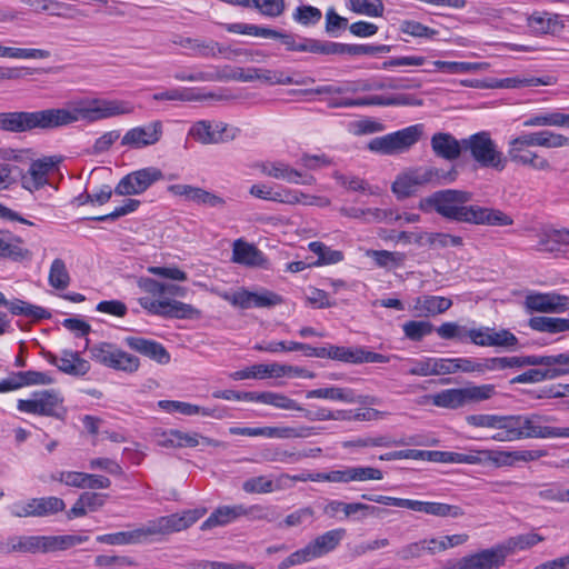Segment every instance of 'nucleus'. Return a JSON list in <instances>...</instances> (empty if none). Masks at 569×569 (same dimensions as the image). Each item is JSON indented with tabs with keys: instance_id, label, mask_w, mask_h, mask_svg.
Here are the masks:
<instances>
[{
	"instance_id": "obj_1",
	"label": "nucleus",
	"mask_w": 569,
	"mask_h": 569,
	"mask_svg": "<svg viewBox=\"0 0 569 569\" xmlns=\"http://www.w3.org/2000/svg\"><path fill=\"white\" fill-rule=\"evenodd\" d=\"M132 102L120 99H93L70 108H51L39 111L0 112V130L27 132L34 129L50 130L78 121L96 122L113 117L131 114Z\"/></svg>"
},
{
	"instance_id": "obj_2",
	"label": "nucleus",
	"mask_w": 569,
	"mask_h": 569,
	"mask_svg": "<svg viewBox=\"0 0 569 569\" xmlns=\"http://www.w3.org/2000/svg\"><path fill=\"white\" fill-rule=\"evenodd\" d=\"M471 194L460 190H441L435 192L426 201L445 218L488 226H510L512 219L500 210L478 206H465Z\"/></svg>"
},
{
	"instance_id": "obj_3",
	"label": "nucleus",
	"mask_w": 569,
	"mask_h": 569,
	"mask_svg": "<svg viewBox=\"0 0 569 569\" xmlns=\"http://www.w3.org/2000/svg\"><path fill=\"white\" fill-rule=\"evenodd\" d=\"M207 513L206 508H194L181 512L162 516L149 520L141 527L131 531L106 533L97 537V541L110 546L138 545L147 541L150 537L162 536L182 531Z\"/></svg>"
},
{
	"instance_id": "obj_4",
	"label": "nucleus",
	"mask_w": 569,
	"mask_h": 569,
	"mask_svg": "<svg viewBox=\"0 0 569 569\" xmlns=\"http://www.w3.org/2000/svg\"><path fill=\"white\" fill-rule=\"evenodd\" d=\"M532 147L557 149L569 147V138L550 130L521 132L508 141L507 160L535 170H549L550 162L532 150Z\"/></svg>"
},
{
	"instance_id": "obj_5",
	"label": "nucleus",
	"mask_w": 569,
	"mask_h": 569,
	"mask_svg": "<svg viewBox=\"0 0 569 569\" xmlns=\"http://www.w3.org/2000/svg\"><path fill=\"white\" fill-rule=\"evenodd\" d=\"M221 26L230 33L279 39L289 51L310 52L326 56L327 40L302 38L267 27L242 22L221 23Z\"/></svg>"
},
{
	"instance_id": "obj_6",
	"label": "nucleus",
	"mask_w": 569,
	"mask_h": 569,
	"mask_svg": "<svg viewBox=\"0 0 569 569\" xmlns=\"http://www.w3.org/2000/svg\"><path fill=\"white\" fill-rule=\"evenodd\" d=\"M462 146L482 168L502 171L507 167V158L498 149L488 131H480L462 139Z\"/></svg>"
},
{
	"instance_id": "obj_7",
	"label": "nucleus",
	"mask_w": 569,
	"mask_h": 569,
	"mask_svg": "<svg viewBox=\"0 0 569 569\" xmlns=\"http://www.w3.org/2000/svg\"><path fill=\"white\" fill-rule=\"evenodd\" d=\"M63 398L54 389L34 391L29 399H19L17 409L24 413L61 418Z\"/></svg>"
},
{
	"instance_id": "obj_8",
	"label": "nucleus",
	"mask_w": 569,
	"mask_h": 569,
	"mask_svg": "<svg viewBox=\"0 0 569 569\" xmlns=\"http://www.w3.org/2000/svg\"><path fill=\"white\" fill-rule=\"evenodd\" d=\"M90 353L94 361L114 370L128 373L136 372L140 366V361L136 356H132L108 342L94 345L90 349Z\"/></svg>"
},
{
	"instance_id": "obj_9",
	"label": "nucleus",
	"mask_w": 569,
	"mask_h": 569,
	"mask_svg": "<svg viewBox=\"0 0 569 569\" xmlns=\"http://www.w3.org/2000/svg\"><path fill=\"white\" fill-rule=\"evenodd\" d=\"M538 359H543V363H536L535 366L540 368L529 369L513 377L510 383H538L567 376L562 352L548 356L538 355Z\"/></svg>"
},
{
	"instance_id": "obj_10",
	"label": "nucleus",
	"mask_w": 569,
	"mask_h": 569,
	"mask_svg": "<svg viewBox=\"0 0 569 569\" xmlns=\"http://www.w3.org/2000/svg\"><path fill=\"white\" fill-rule=\"evenodd\" d=\"M163 178L159 168L146 167L122 177L114 188V193L118 196H138Z\"/></svg>"
},
{
	"instance_id": "obj_11",
	"label": "nucleus",
	"mask_w": 569,
	"mask_h": 569,
	"mask_svg": "<svg viewBox=\"0 0 569 569\" xmlns=\"http://www.w3.org/2000/svg\"><path fill=\"white\" fill-rule=\"evenodd\" d=\"M138 301L146 311L153 316L173 319H197L200 317V311L197 308L178 300H153L148 297H141Z\"/></svg>"
},
{
	"instance_id": "obj_12",
	"label": "nucleus",
	"mask_w": 569,
	"mask_h": 569,
	"mask_svg": "<svg viewBox=\"0 0 569 569\" xmlns=\"http://www.w3.org/2000/svg\"><path fill=\"white\" fill-rule=\"evenodd\" d=\"M163 137V122L153 120L130 128L121 137L120 146L130 150H141L156 146Z\"/></svg>"
},
{
	"instance_id": "obj_13",
	"label": "nucleus",
	"mask_w": 569,
	"mask_h": 569,
	"mask_svg": "<svg viewBox=\"0 0 569 569\" xmlns=\"http://www.w3.org/2000/svg\"><path fill=\"white\" fill-rule=\"evenodd\" d=\"M422 101L413 94L395 93L388 96H370L362 98L332 99L330 108H353L368 106H421Z\"/></svg>"
},
{
	"instance_id": "obj_14",
	"label": "nucleus",
	"mask_w": 569,
	"mask_h": 569,
	"mask_svg": "<svg viewBox=\"0 0 569 569\" xmlns=\"http://www.w3.org/2000/svg\"><path fill=\"white\" fill-rule=\"evenodd\" d=\"M221 298L240 309L270 308L282 303L281 296L267 289L252 292L242 288L234 292H224Z\"/></svg>"
},
{
	"instance_id": "obj_15",
	"label": "nucleus",
	"mask_w": 569,
	"mask_h": 569,
	"mask_svg": "<svg viewBox=\"0 0 569 569\" xmlns=\"http://www.w3.org/2000/svg\"><path fill=\"white\" fill-rule=\"evenodd\" d=\"M231 435L246 437H264L277 439L308 438L315 433V428L309 426L296 427H231Z\"/></svg>"
},
{
	"instance_id": "obj_16",
	"label": "nucleus",
	"mask_w": 569,
	"mask_h": 569,
	"mask_svg": "<svg viewBox=\"0 0 569 569\" xmlns=\"http://www.w3.org/2000/svg\"><path fill=\"white\" fill-rule=\"evenodd\" d=\"M239 130L223 122L212 123L207 120L196 122L189 130V136L202 144H217L233 140Z\"/></svg>"
},
{
	"instance_id": "obj_17",
	"label": "nucleus",
	"mask_w": 569,
	"mask_h": 569,
	"mask_svg": "<svg viewBox=\"0 0 569 569\" xmlns=\"http://www.w3.org/2000/svg\"><path fill=\"white\" fill-rule=\"evenodd\" d=\"M549 416L540 415H521V427L523 431V439H552V438H569V426L567 427H551L546 423L551 421Z\"/></svg>"
},
{
	"instance_id": "obj_18",
	"label": "nucleus",
	"mask_w": 569,
	"mask_h": 569,
	"mask_svg": "<svg viewBox=\"0 0 569 569\" xmlns=\"http://www.w3.org/2000/svg\"><path fill=\"white\" fill-rule=\"evenodd\" d=\"M58 162L59 160L54 157L31 160L28 171L23 173L21 170L19 178L22 187L30 192L43 188L49 182V173L53 171Z\"/></svg>"
},
{
	"instance_id": "obj_19",
	"label": "nucleus",
	"mask_w": 569,
	"mask_h": 569,
	"mask_svg": "<svg viewBox=\"0 0 569 569\" xmlns=\"http://www.w3.org/2000/svg\"><path fill=\"white\" fill-rule=\"evenodd\" d=\"M502 566L503 555L495 546L449 562L445 569H499Z\"/></svg>"
},
{
	"instance_id": "obj_20",
	"label": "nucleus",
	"mask_w": 569,
	"mask_h": 569,
	"mask_svg": "<svg viewBox=\"0 0 569 569\" xmlns=\"http://www.w3.org/2000/svg\"><path fill=\"white\" fill-rule=\"evenodd\" d=\"M259 168L264 176L284 180L288 183L311 186L316 181L313 176L303 173L280 160L262 162Z\"/></svg>"
},
{
	"instance_id": "obj_21",
	"label": "nucleus",
	"mask_w": 569,
	"mask_h": 569,
	"mask_svg": "<svg viewBox=\"0 0 569 569\" xmlns=\"http://www.w3.org/2000/svg\"><path fill=\"white\" fill-rule=\"evenodd\" d=\"M346 535V529L336 528L317 536L308 545L301 548L308 562L333 551L340 545Z\"/></svg>"
},
{
	"instance_id": "obj_22",
	"label": "nucleus",
	"mask_w": 569,
	"mask_h": 569,
	"mask_svg": "<svg viewBox=\"0 0 569 569\" xmlns=\"http://www.w3.org/2000/svg\"><path fill=\"white\" fill-rule=\"evenodd\" d=\"M167 190L172 196L180 197L184 201L193 202L198 206L219 208L226 204L224 199L220 196L191 184H170Z\"/></svg>"
},
{
	"instance_id": "obj_23",
	"label": "nucleus",
	"mask_w": 569,
	"mask_h": 569,
	"mask_svg": "<svg viewBox=\"0 0 569 569\" xmlns=\"http://www.w3.org/2000/svg\"><path fill=\"white\" fill-rule=\"evenodd\" d=\"M173 42L181 48L189 50L188 54L191 57L213 58L217 54H226L228 51L236 56L242 53V49L230 50L213 40L178 37Z\"/></svg>"
},
{
	"instance_id": "obj_24",
	"label": "nucleus",
	"mask_w": 569,
	"mask_h": 569,
	"mask_svg": "<svg viewBox=\"0 0 569 569\" xmlns=\"http://www.w3.org/2000/svg\"><path fill=\"white\" fill-rule=\"evenodd\" d=\"M526 308L536 312H563L569 310V296L557 292L528 295Z\"/></svg>"
},
{
	"instance_id": "obj_25",
	"label": "nucleus",
	"mask_w": 569,
	"mask_h": 569,
	"mask_svg": "<svg viewBox=\"0 0 569 569\" xmlns=\"http://www.w3.org/2000/svg\"><path fill=\"white\" fill-rule=\"evenodd\" d=\"M54 383L49 372L28 370L19 371L8 379L0 381V393L10 392L26 386H48Z\"/></svg>"
},
{
	"instance_id": "obj_26",
	"label": "nucleus",
	"mask_w": 569,
	"mask_h": 569,
	"mask_svg": "<svg viewBox=\"0 0 569 569\" xmlns=\"http://www.w3.org/2000/svg\"><path fill=\"white\" fill-rule=\"evenodd\" d=\"M0 550L7 553L22 552L37 553L49 552L48 536H21L11 537L0 546Z\"/></svg>"
},
{
	"instance_id": "obj_27",
	"label": "nucleus",
	"mask_w": 569,
	"mask_h": 569,
	"mask_svg": "<svg viewBox=\"0 0 569 569\" xmlns=\"http://www.w3.org/2000/svg\"><path fill=\"white\" fill-rule=\"evenodd\" d=\"M431 149L433 153L443 160L455 161L460 156L465 147L462 140H457L451 133L437 132L431 137Z\"/></svg>"
},
{
	"instance_id": "obj_28",
	"label": "nucleus",
	"mask_w": 569,
	"mask_h": 569,
	"mask_svg": "<svg viewBox=\"0 0 569 569\" xmlns=\"http://www.w3.org/2000/svg\"><path fill=\"white\" fill-rule=\"evenodd\" d=\"M124 342L130 349L158 363L166 365L170 361L169 352L160 342L141 337H127L124 338Z\"/></svg>"
},
{
	"instance_id": "obj_29",
	"label": "nucleus",
	"mask_w": 569,
	"mask_h": 569,
	"mask_svg": "<svg viewBox=\"0 0 569 569\" xmlns=\"http://www.w3.org/2000/svg\"><path fill=\"white\" fill-rule=\"evenodd\" d=\"M527 26L535 34H555L565 28L559 14L547 11H535L528 16Z\"/></svg>"
},
{
	"instance_id": "obj_30",
	"label": "nucleus",
	"mask_w": 569,
	"mask_h": 569,
	"mask_svg": "<svg viewBox=\"0 0 569 569\" xmlns=\"http://www.w3.org/2000/svg\"><path fill=\"white\" fill-rule=\"evenodd\" d=\"M389 51L386 44H349L327 40L326 56H376Z\"/></svg>"
},
{
	"instance_id": "obj_31",
	"label": "nucleus",
	"mask_w": 569,
	"mask_h": 569,
	"mask_svg": "<svg viewBox=\"0 0 569 569\" xmlns=\"http://www.w3.org/2000/svg\"><path fill=\"white\" fill-rule=\"evenodd\" d=\"M547 456V451L543 449H530V450H497L491 451L490 460L497 466H513L517 462H530L536 461Z\"/></svg>"
},
{
	"instance_id": "obj_32",
	"label": "nucleus",
	"mask_w": 569,
	"mask_h": 569,
	"mask_svg": "<svg viewBox=\"0 0 569 569\" xmlns=\"http://www.w3.org/2000/svg\"><path fill=\"white\" fill-rule=\"evenodd\" d=\"M452 306L449 298L423 295L413 300L412 311L420 317H433L446 312Z\"/></svg>"
},
{
	"instance_id": "obj_33",
	"label": "nucleus",
	"mask_w": 569,
	"mask_h": 569,
	"mask_svg": "<svg viewBox=\"0 0 569 569\" xmlns=\"http://www.w3.org/2000/svg\"><path fill=\"white\" fill-rule=\"evenodd\" d=\"M30 251L23 246V240L9 230L0 229V258L22 261L29 258Z\"/></svg>"
},
{
	"instance_id": "obj_34",
	"label": "nucleus",
	"mask_w": 569,
	"mask_h": 569,
	"mask_svg": "<svg viewBox=\"0 0 569 569\" xmlns=\"http://www.w3.org/2000/svg\"><path fill=\"white\" fill-rule=\"evenodd\" d=\"M232 261L246 267H261L266 259L254 244L237 239L232 244Z\"/></svg>"
},
{
	"instance_id": "obj_35",
	"label": "nucleus",
	"mask_w": 569,
	"mask_h": 569,
	"mask_svg": "<svg viewBox=\"0 0 569 569\" xmlns=\"http://www.w3.org/2000/svg\"><path fill=\"white\" fill-rule=\"evenodd\" d=\"M307 399H326L343 403H361L360 396L347 387L330 386L307 391Z\"/></svg>"
},
{
	"instance_id": "obj_36",
	"label": "nucleus",
	"mask_w": 569,
	"mask_h": 569,
	"mask_svg": "<svg viewBox=\"0 0 569 569\" xmlns=\"http://www.w3.org/2000/svg\"><path fill=\"white\" fill-rule=\"evenodd\" d=\"M290 479H270L267 476L252 477L243 481L242 490L247 493H271L290 488Z\"/></svg>"
},
{
	"instance_id": "obj_37",
	"label": "nucleus",
	"mask_w": 569,
	"mask_h": 569,
	"mask_svg": "<svg viewBox=\"0 0 569 569\" xmlns=\"http://www.w3.org/2000/svg\"><path fill=\"white\" fill-rule=\"evenodd\" d=\"M413 511L422 512L438 518L455 519L465 516V510L460 506L438 501L415 500Z\"/></svg>"
},
{
	"instance_id": "obj_38",
	"label": "nucleus",
	"mask_w": 569,
	"mask_h": 569,
	"mask_svg": "<svg viewBox=\"0 0 569 569\" xmlns=\"http://www.w3.org/2000/svg\"><path fill=\"white\" fill-rule=\"evenodd\" d=\"M543 541V537L535 532H528L509 538L506 542L497 545L499 553L503 555V565L509 555L516 551L527 550L537 543Z\"/></svg>"
},
{
	"instance_id": "obj_39",
	"label": "nucleus",
	"mask_w": 569,
	"mask_h": 569,
	"mask_svg": "<svg viewBox=\"0 0 569 569\" xmlns=\"http://www.w3.org/2000/svg\"><path fill=\"white\" fill-rule=\"evenodd\" d=\"M241 518V505L220 506L201 523V530L229 525Z\"/></svg>"
},
{
	"instance_id": "obj_40",
	"label": "nucleus",
	"mask_w": 569,
	"mask_h": 569,
	"mask_svg": "<svg viewBox=\"0 0 569 569\" xmlns=\"http://www.w3.org/2000/svg\"><path fill=\"white\" fill-rule=\"evenodd\" d=\"M426 399L430 400L433 406L446 409H458L467 405L463 388L441 390L426 396Z\"/></svg>"
},
{
	"instance_id": "obj_41",
	"label": "nucleus",
	"mask_w": 569,
	"mask_h": 569,
	"mask_svg": "<svg viewBox=\"0 0 569 569\" xmlns=\"http://www.w3.org/2000/svg\"><path fill=\"white\" fill-rule=\"evenodd\" d=\"M556 83V78L552 76L545 77H523L515 76L507 77L496 81L493 87L505 89H516L526 87H538V86H552Z\"/></svg>"
},
{
	"instance_id": "obj_42",
	"label": "nucleus",
	"mask_w": 569,
	"mask_h": 569,
	"mask_svg": "<svg viewBox=\"0 0 569 569\" xmlns=\"http://www.w3.org/2000/svg\"><path fill=\"white\" fill-rule=\"evenodd\" d=\"M58 369L71 376H84L90 370V365L79 352L63 350L59 357Z\"/></svg>"
},
{
	"instance_id": "obj_43",
	"label": "nucleus",
	"mask_w": 569,
	"mask_h": 569,
	"mask_svg": "<svg viewBox=\"0 0 569 569\" xmlns=\"http://www.w3.org/2000/svg\"><path fill=\"white\" fill-rule=\"evenodd\" d=\"M421 182L423 186L426 184H432V186H440L445 183H451L457 179L458 172L455 167H452L449 170L431 167V166H423L417 168Z\"/></svg>"
},
{
	"instance_id": "obj_44",
	"label": "nucleus",
	"mask_w": 569,
	"mask_h": 569,
	"mask_svg": "<svg viewBox=\"0 0 569 569\" xmlns=\"http://www.w3.org/2000/svg\"><path fill=\"white\" fill-rule=\"evenodd\" d=\"M212 94H202L194 88H173L152 94L156 101H202L211 98Z\"/></svg>"
},
{
	"instance_id": "obj_45",
	"label": "nucleus",
	"mask_w": 569,
	"mask_h": 569,
	"mask_svg": "<svg viewBox=\"0 0 569 569\" xmlns=\"http://www.w3.org/2000/svg\"><path fill=\"white\" fill-rule=\"evenodd\" d=\"M249 399L256 400L254 402L257 403L269 405L282 410L303 411V408L296 400L280 392H257L254 397H249Z\"/></svg>"
},
{
	"instance_id": "obj_46",
	"label": "nucleus",
	"mask_w": 569,
	"mask_h": 569,
	"mask_svg": "<svg viewBox=\"0 0 569 569\" xmlns=\"http://www.w3.org/2000/svg\"><path fill=\"white\" fill-rule=\"evenodd\" d=\"M525 127H569V113L545 111L531 114L523 121Z\"/></svg>"
},
{
	"instance_id": "obj_47",
	"label": "nucleus",
	"mask_w": 569,
	"mask_h": 569,
	"mask_svg": "<svg viewBox=\"0 0 569 569\" xmlns=\"http://www.w3.org/2000/svg\"><path fill=\"white\" fill-rule=\"evenodd\" d=\"M6 308L14 316H24L33 320L49 319L51 317V313L47 309L31 305L21 299L8 300Z\"/></svg>"
},
{
	"instance_id": "obj_48",
	"label": "nucleus",
	"mask_w": 569,
	"mask_h": 569,
	"mask_svg": "<svg viewBox=\"0 0 569 569\" xmlns=\"http://www.w3.org/2000/svg\"><path fill=\"white\" fill-rule=\"evenodd\" d=\"M318 198L315 196L307 194L300 190L289 189L280 187L279 189L273 191V202L284 203V204H303V206H312L317 203Z\"/></svg>"
},
{
	"instance_id": "obj_49",
	"label": "nucleus",
	"mask_w": 569,
	"mask_h": 569,
	"mask_svg": "<svg viewBox=\"0 0 569 569\" xmlns=\"http://www.w3.org/2000/svg\"><path fill=\"white\" fill-rule=\"evenodd\" d=\"M529 327L539 332L560 333L569 331V319L552 317H532L529 319Z\"/></svg>"
},
{
	"instance_id": "obj_50",
	"label": "nucleus",
	"mask_w": 569,
	"mask_h": 569,
	"mask_svg": "<svg viewBox=\"0 0 569 569\" xmlns=\"http://www.w3.org/2000/svg\"><path fill=\"white\" fill-rule=\"evenodd\" d=\"M493 370L501 371L506 369H521L536 363H543V359H538V355L492 357Z\"/></svg>"
},
{
	"instance_id": "obj_51",
	"label": "nucleus",
	"mask_w": 569,
	"mask_h": 569,
	"mask_svg": "<svg viewBox=\"0 0 569 569\" xmlns=\"http://www.w3.org/2000/svg\"><path fill=\"white\" fill-rule=\"evenodd\" d=\"M311 252L318 256L317 261L312 263L315 267L336 264L345 259V254L340 250H333L320 241H312L308 244Z\"/></svg>"
},
{
	"instance_id": "obj_52",
	"label": "nucleus",
	"mask_w": 569,
	"mask_h": 569,
	"mask_svg": "<svg viewBox=\"0 0 569 569\" xmlns=\"http://www.w3.org/2000/svg\"><path fill=\"white\" fill-rule=\"evenodd\" d=\"M560 246H569V229L550 230L538 241L537 249L543 252H553Z\"/></svg>"
},
{
	"instance_id": "obj_53",
	"label": "nucleus",
	"mask_w": 569,
	"mask_h": 569,
	"mask_svg": "<svg viewBox=\"0 0 569 569\" xmlns=\"http://www.w3.org/2000/svg\"><path fill=\"white\" fill-rule=\"evenodd\" d=\"M457 361V372L485 375L493 370V359L491 358H455Z\"/></svg>"
},
{
	"instance_id": "obj_54",
	"label": "nucleus",
	"mask_w": 569,
	"mask_h": 569,
	"mask_svg": "<svg viewBox=\"0 0 569 569\" xmlns=\"http://www.w3.org/2000/svg\"><path fill=\"white\" fill-rule=\"evenodd\" d=\"M422 134V124L409 126L391 133L396 152H401L413 146Z\"/></svg>"
},
{
	"instance_id": "obj_55",
	"label": "nucleus",
	"mask_w": 569,
	"mask_h": 569,
	"mask_svg": "<svg viewBox=\"0 0 569 569\" xmlns=\"http://www.w3.org/2000/svg\"><path fill=\"white\" fill-rule=\"evenodd\" d=\"M317 358H327L345 363H357V348H348L328 345L323 346V350H317Z\"/></svg>"
},
{
	"instance_id": "obj_56",
	"label": "nucleus",
	"mask_w": 569,
	"mask_h": 569,
	"mask_svg": "<svg viewBox=\"0 0 569 569\" xmlns=\"http://www.w3.org/2000/svg\"><path fill=\"white\" fill-rule=\"evenodd\" d=\"M380 268L393 269L403 266L406 254L398 251L368 250L366 253Z\"/></svg>"
},
{
	"instance_id": "obj_57",
	"label": "nucleus",
	"mask_w": 569,
	"mask_h": 569,
	"mask_svg": "<svg viewBox=\"0 0 569 569\" xmlns=\"http://www.w3.org/2000/svg\"><path fill=\"white\" fill-rule=\"evenodd\" d=\"M347 7L357 14L371 18L381 17L385 11L382 0H348Z\"/></svg>"
},
{
	"instance_id": "obj_58",
	"label": "nucleus",
	"mask_w": 569,
	"mask_h": 569,
	"mask_svg": "<svg viewBox=\"0 0 569 569\" xmlns=\"http://www.w3.org/2000/svg\"><path fill=\"white\" fill-rule=\"evenodd\" d=\"M436 70L449 73V74H466L473 73L481 69L479 62H467V61H433Z\"/></svg>"
},
{
	"instance_id": "obj_59",
	"label": "nucleus",
	"mask_w": 569,
	"mask_h": 569,
	"mask_svg": "<svg viewBox=\"0 0 569 569\" xmlns=\"http://www.w3.org/2000/svg\"><path fill=\"white\" fill-rule=\"evenodd\" d=\"M241 517H246L249 520H263L267 522H273L279 518L277 513V509L273 506H263V505H252L244 506L241 505Z\"/></svg>"
},
{
	"instance_id": "obj_60",
	"label": "nucleus",
	"mask_w": 569,
	"mask_h": 569,
	"mask_svg": "<svg viewBox=\"0 0 569 569\" xmlns=\"http://www.w3.org/2000/svg\"><path fill=\"white\" fill-rule=\"evenodd\" d=\"M48 281L52 288L58 290L66 289L69 286L70 274L62 259L57 258L52 261L49 270Z\"/></svg>"
},
{
	"instance_id": "obj_61",
	"label": "nucleus",
	"mask_w": 569,
	"mask_h": 569,
	"mask_svg": "<svg viewBox=\"0 0 569 569\" xmlns=\"http://www.w3.org/2000/svg\"><path fill=\"white\" fill-rule=\"evenodd\" d=\"M36 517H48L62 511L64 501L58 497L33 498Z\"/></svg>"
},
{
	"instance_id": "obj_62",
	"label": "nucleus",
	"mask_w": 569,
	"mask_h": 569,
	"mask_svg": "<svg viewBox=\"0 0 569 569\" xmlns=\"http://www.w3.org/2000/svg\"><path fill=\"white\" fill-rule=\"evenodd\" d=\"M402 331L407 339L421 341L433 331V326L431 322L425 320H410L402 325Z\"/></svg>"
},
{
	"instance_id": "obj_63",
	"label": "nucleus",
	"mask_w": 569,
	"mask_h": 569,
	"mask_svg": "<svg viewBox=\"0 0 569 569\" xmlns=\"http://www.w3.org/2000/svg\"><path fill=\"white\" fill-rule=\"evenodd\" d=\"M470 328L459 325L458 322H443L436 328L437 335L445 340H458L460 342L468 341Z\"/></svg>"
},
{
	"instance_id": "obj_64",
	"label": "nucleus",
	"mask_w": 569,
	"mask_h": 569,
	"mask_svg": "<svg viewBox=\"0 0 569 569\" xmlns=\"http://www.w3.org/2000/svg\"><path fill=\"white\" fill-rule=\"evenodd\" d=\"M335 179L340 186L345 187L350 191H361L367 192L369 194L379 193V189L377 187H371L366 180L356 176L336 173Z\"/></svg>"
}]
</instances>
